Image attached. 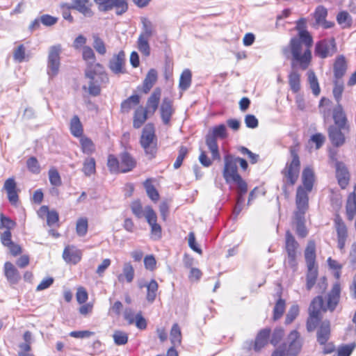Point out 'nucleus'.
Instances as JSON below:
<instances>
[{"label":"nucleus","instance_id":"2eb2a0df","mask_svg":"<svg viewBox=\"0 0 356 356\" xmlns=\"http://www.w3.org/2000/svg\"><path fill=\"white\" fill-rule=\"evenodd\" d=\"M335 177L341 189H346L350 184V173L343 162L337 161L335 163Z\"/></svg>","mask_w":356,"mask_h":356},{"label":"nucleus","instance_id":"4d7b16f0","mask_svg":"<svg viewBox=\"0 0 356 356\" xmlns=\"http://www.w3.org/2000/svg\"><path fill=\"white\" fill-rule=\"evenodd\" d=\"M26 165L29 171L33 174H38L40 172V166L38 159L35 156L30 157L26 161Z\"/></svg>","mask_w":356,"mask_h":356},{"label":"nucleus","instance_id":"a211bd4d","mask_svg":"<svg viewBox=\"0 0 356 356\" xmlns=\"http://www.w3.org/2000/svg\"><path fill=\"white\" fill-rule=\"evenodd\" d=\"M299 244L289 230L286 232L285 249L288 254L289 263L291 266L295 265L297 250Z\"/></svg>","mask_w":356,"mask_h":356},{"label":"nucleus","instance_id":"dca6fc26","mask_svg":"<svg viewBox=\"0 0 356 356\" xmlns=\"http://www.w3.org/2000/svg\"><path fill=\"white\" fill-rule=\"evenodd\" d=\"M3 189L7 193V197L9 202L12 205L16 206L19 201V193L20 192V189L17 188V185L14 177H9L5 181Z\"/></svg>","mask_w":356,"mask_h":356},{"label":"nucleus","instance_id":"338daca9","mask_svg":"<svg viewBox=\"0 0 356 356\" xmlns=\"http://www.w3.org/2000/svg\"><path fill=\"white\" fill-rule=\"evenodd\" d=\"M40 22L41 23L46 26H53L54 25L57 21H58V19L55 17H53L50 15H47V14H45V15H42L40 17Z\"/></svg>","mask_w":356,"mask_h":356},{"label":"nucleus","instance_id":"473e14b6","mask_svg":"<svg viewBox=\"0 0 356 356\" xmlns=\"http://www.w3.org/2000/svg\"><path fill=\"white\" fill-rule=\"evenodd\" d=\"M38 215L42 219L47 218V222H58V213L55 210H49L47 206H42L38 211Z\"/></svg>","mask_w":356,"mask_h":356},{"label":"nucleus","instance_id":"aec40b11","mask_svg":"<svg viewBox=\"0 0 356 356\" xmlns=\"http://www.w3.org/2000/svg\"><path fill=\"white\" fill-rule=\"evenodd\" d=\"M161 88L156 87L147 99L144 108L150 113V116H153L157 111L161 102Z\"/></svg>","mask_w":356,"mask_h":356},{"label":"nucleus","instance_id":"5701e85b","mask_svg":"<svg viewBox=\"0 0 356 356\" xmlns=\"http://www.w3.org/2000/svg\"><path fill=\"white\" fill-rule=\"evenodd\" d=\"M288 340L289 346L286 351V355L296 356L302 348L299 333L296 330L291 331L288 337Z\"/></svg>","mask_w":356,"mask_h":356},{"label":"nucleus","instance_id":"6ab92c4d","mask_svg":"<svg viewBox=\"0 0 356 356\" xmlns=\"http://www.w3.org/2000/svg\"><path fill=\"white\" fill-rule=\"evenodd\" d=\"M327 9L323 6H318L314 12V18L316 24L325 29L333 28L335 25L334 22L326 20Z\"/></svg>","mask_w":356,"mask_h":356},{"label":"nucleus","instance_id":"c9c22d12","mask_svg":"<svg viewBox=\"0 0 356 356\" xmlns=\"http://www.w3.org/2000/svg\"><path fill=\"white\" fill-rule=\"evenodd\" d=\"M70 130L72 135L80 138L83 134V127L78 115H74L70 120Z\"/></svg>","mask_w":356,"mask_h":356},{"label":"nucleus","instance_id":"393cba45","mask_svg":"<svg viewBox=\"0 0 356 356\" xmlns=\"http://www.w3.org/2000/svg\"><path fill=\"white\" fill-rule=\"evenodd\" d=\"M72 5L70 8L74 9L83 16L92 17L95 13L92 8V3L89 0H72Z\"/></svg>","mask_w":356,"mask_h":356},{"label":"nucleus","instance_id":"20e7f679","mask_svg":"<svg viewBox=\"0 0 356 356\" xmlns=\"http://www.w3.org/2000/svg\"><path fill=\"white\" fill-rule=\"evenodd\" d=\"M315 181L314 170L309 167H305L302 172V184L298 186L296 195V209L294 212L296 222H305L309 220L307 218V212L309 209V193L312 191Z\"/></svg>","mask_w":356,"mask_h":356},{"label":"nucleus","instance_id":"e433bc0d","mask_svg":"<svg viewBox=\"0 0 356 356\" xmlns=\"http://www.w3.org/2000/svg\"><path fill=\"white\" fill-rule=\"evenodd\" d=\"M270 332L269 329H264L259 332L255 339L254 350L259 351L268 343Z\"/></svg>","mask_w":356,"mask_h":356},{"label":"nucleus","instance_id":"69168bd1","mask_svg":"<svg viewBox=\"0 0 356 356\" xmlns=\"http://www.w3.org/2000/svg\"><path fill=\"white\" fill-rule=\"evenodd\" d=\"M245 123L247 127L250 129L257 128L259 125L257 118L252 114H248L245 117Z\"/></svg>","mask_w":356,"mask_h":356},{"label":"nucleus","instance_id":"72a5a7b5","mask_svg":"<svg viewBox=\"0 0 356 356\" xmlns=\"http://www.w3.org/2000/svg\"><path fill=\"white\" fill-rule=\"evenodd\" d=\"M288 82L291 90L293 93H298L301 88L300 74L296 70H291L288 75Z\"/></svg>","mask_w":356,"mask_h":356},{"label":"nucleus","instance_id":"c85d7f7f","mask_svg":"<svg viewBox=\"0 0 356 356\" xmlns=\"http://www.w3.org/2000/svg\"><path fill=\"white\" fill-rule=\"evenodd\" d=\"M157 80H158L157 71L154 68L150 69L147 72V73L143 80L142 90H141L142 92L144 94H147L150 91V90L153 88L154 84L156 83Z\"/></svg>","mask_w":356,"mask_h":356},{"label":"nucleus","instance_id":"f8f14e48","mask_svg":"<svg viewBox=\"0 0 356 356\" xmlns=\"http://www.w3.org/2000/svg\"><path fill=\"white\" fill-rule=\"evenodd\" d=\"M337 52V45L334 37L323 38L317 41L314 46L316 56L325 59L332 57Z\"/></svg>","mask_w":356,"mask_h":356},{"label":"nucleus","instance_id":"b1692460","mask_svg":"<svg viewBox=\"0 0 356 356\" xmlns=\"http://www.w3.org/2000/svg\"><path fill=\"white\" fill-rule=\"evenodd\" d=\"M348 63L343 55H339L335 58L333 63L334 79H342L346 74Z\"/></svg>","mask_w":356,"mask_h":356},{"label":"nucleus","instance_id":"6e6d98bb","mask_svg":"<svg viewBox=\"0 0 356 356\" xmlns=\"http://www.w3.org/2000/svg\"><path fill=\"white\" fill-rule=\"evenodd\" d=\"M93 47L96 51L100 55H104L106 53V48L104 42L97 35L94 36Z\"/></svg>","mask_w":356,"mask_h":356},{"label":"nucleus","instance_id":"cd10ccee","mask_svg":"<svg viewBox=\"0 0 356 356\" xmlns=\"http://www.w3.org/2000/svg\"><path fill=\"white\" fill-rule=\"evenodd\" d=\"M82 253L81 251L74 246H67L63 254V257L65 261L68 263H72L74 264H77L81 259Z\"/></svg>","mask_w":356,"mask_h":356},{"label":"nucleus","instance_id":"37998d69","mask_svg":"<svg viewBox=\"0 0 356 356\" xmlns=\"http://www.w3.org/2000/svg\"><path fill=\"white\" fill-rule=\"evenodd\" d=\"M192 81V74L190 70L186 69L181 74L179 87L181 90H186L191 86Z\"/></svg>","mask_w":356,"mask_h":356},{"label":"nucleus","instance_id":"680f3d73","mask_svg":"<svg viewBox=\"0 0 356 356\" xmlns=\"http://www.w3.org/2000/svg\"><path fill=\"white\" fill-rule=\"evenodd\" d=\"M299 314V307L298 305H292L286 316L285 323L290 324L291 323L294 319L297 317Z\"/></svg>","mask_w":356,"mask_h":356},{"label":"nucleus","instance_id":"58836bf2","mask_svg":"<svg viewBox=\"0 0 356 356\" xmlns=\"http://www.w3.org/2000/svg\"><path fill=\"white\" fill-rule=\"evenodd\" d=\"M134 277V270L130 263H125L123 266V273L118 275V280L120 282H123L124 280L129 283L131 282Z\"/></svg>","mask_w":356,"mask_h":356},{"label":"nucleus","instance_id":"ddd939ff","mask_svg":"<svg viewBox=\"0 0 356 356\" xmlns=\"http://www.w3.org/2000/svg\"><path fill=\"white\" fill-rule=\"evenodd\" d=\"M100 12L115 10L117 15H122L128 10V0H93Z\"/></svg>","mask_w":356,"mask_h":356},{"label":"nucleus","instance_id":"a19ab883","mask_svg":"<svg viewBox=\"0 0 356 356\" xmlns=\"http://www.w3.org/2000/svg\"><path fill=\"white\" fill-rule=\"evenodd\" d=\"M82 171L87 177L95 175L96 172V162L92 157H88L83 161Z\"/></svg>","mask_w":356,"mask_h":356},{"label":"nucleus","instance_id":"a18cd8bd","mask_svg":"<svg viewBox=\"0 0 356 356\" xmlns=\"http://www.w3.org/2000/svg\"><path fill=\"white\" fill-rule=\"evenodd\" d=\"M307 79L313 94L315 96H318L321 92V88L318 79L313 70L307 72Z\"/></svg>","mask_w":356,"mask_h":356},{"label":"nucleus","instance_id":"13d9d810","mask_svg":"<svg viewBox=\"0 0 356 356\" xmlns=\"http://www.w3.org/2000/svg\"><path fill=\"white\" fill-rule=\"evenodd\" d=\"M325 136L321 133L313 134L309 139V143L315 144L316 149H319L325 143Z\"/></svg>","mask_w":356,"mask_h":356},{"label":"nucleus","instance_id":"603ef678","mask_svg":"<svg viewBox=\"0 0 356 356\" xmlns=\"http://www.w3.org/2000/svg\"><path fill=\"white\" fill-rule=\"evenodd\" d=\"M26 58V47L23 44H20L13 51V58L18 63H22Z\"/></svg>","mask_w":356,"mask_h":356},{"label":"nucleus","instance_id":"8fccbe9b","mask_svg":"<svg viewBox=\"0 0 356 356\" xmlns=\"http://www.w3.org/2000/svg\"><path fill=\"white\" fill-rule=\"evenodd\" d=\"M188 154V149L185 146H181L179 149L178 156L174 163L173 167L175 169H178L182 165L184 159Z\"/></svg>","mask_w":356,"mask_h":356},{"label":"nucleus","instance_id":"864d4df0","mask_svg":"<svg viewBox=\"0 0 356 356\" xmlns=\"http://www.w3.org/2000/svg\"><path fill=\"white\" fill-rule=\"evenodd\" d=\"M6 228V229L1 233V241L4 246H8L13 243L11 240V232L10 227H6L5 224H0V229Z\"/></svg>","mask_w":356,"mask_h":356},{"label":"nucleus","instance_id":"7c9ffc66","mask_svg":"<svg viewBox=\"0 0 356 356\" xmlns=\"http://www.w3.org/2000/svg\"><path fill=\"white\" fill-rule=\"evenodd\" d=\"M4 273L10 284H17L21 279L20 274L14 265L10 262L4 264Z\"/></svg>","mask_w":356,"mask_h":356},{"label":"nucleus","instance_id":"4be33fe9","mask_svg":"<svg viewBox=\"0 0 356 356\" xmlns=\"http://www.w3.org/2000/svg\"><path fill=\"white\" fill-rule=\"evenodd\" d=\"M346 214L348 220L356 222V184L348 196L346 202Z\"/></svg>","mask_w":356,"mask_h":356},{"label":"nucleus","instance_id":"ea45409f","mask_svg":"<svg viewBox=\"0 0 356 356\" xmlns=\"http://www.w3.org/2000/svg\"><path fill=\"white\" fill-rule=\"evenodd\" d=\"M147 287V300L149 302H153L156 297V292L159 289L158 283L155 280H152L148 284L144 286L140 285V287Z\"/></svg>","mask_w":356,"mask_h":356},{"label":"nucleus","instance_id":"39448f33","mask_svg":"<svg viewBox=\"0 0 356 356\" xmlns=\"http://www.w3.org/2000/svg\"><path fill=\"white\" fill-rule=\"evenodd\" d=\"M224 168L222 176L227 184H234L238 189L237 202L243 203V195L248 191V185L238 171L237 163H239L241 168L245 171L248 168V162L241 157H235L232 154H227L224 157Z\"/></svg>","mask_w":356,"mask_h":356},{"label":"nucleus","instance_id":"bf43d9fd","mask_svg":"<svg viewBox=\"0 0 356 356\" xmlns=\"http://www.w3.org/2000/svg\"><path fill=\"white\" fill-rule=\"evenodd\" d=\"M355 346L356 344L353 343L341 346L338 349L337 354L334 355L333 356H350L355 348Z\"/></svg>","mask_w":356,"mask_h":356},{"label":"nucleus","instance_id":"4c0bfd02","mask_svg":"<svg viewBox=\"0 0 356 356\" xmlns=\"http://www.w3.org/2000/svg\"><path fill=\"white\" fill-rule=\"evenodd\" d=\"M337 23L342 29H350L353 24V19L346 10H341L337 15Z\"/></svg>","mask_w":356,"mask_h":356},{"label":"nucleus","instance_id":"c756f323","mask_svg":"<svg viewBox=\"0 0 356 356\" xmlns=\"http://www.w3.org/2000/svg\"><path fill=\"white\" fill-rule=\"evenodd\" d=\"M155 181L154 178L150 177L146 179L143 183L147 196L154 202H158L160 199L159 191L154 185Z\"/></svg>","mask_w":356,"mask_h":356},{"label":"nucleus","instance_id":"7ed1b4c3","mask_svg":"<svg viewBox=\"0 0 356 356\" xmlns=\"http://www.w3.org/2000/svg\"><path fill=\"white\" fill-rule=\"evenodd\" d=\"M82 58L86 62L85 76L90 80L88 92L92 96H98L101 93V85L109 82L108 74L102 64L94 62L95 54L90 47H83Z\"/></svg>","mask_w":356,"mask_h":356},{"label":"nucleus","instance_id":"f704fd0d","mask_svg":"<svg viewBox=\"0 0 356 356\" xmlns=\"http://www.w3.org/2000/svg\"><path fill=\"white\" fill-rule=\"evenodd\" d=\"M305 258L307 266H316V244L314 241H309L305 251Z\"/></svg>","mask_w":356,"mask_h":356},{"label":"nucleus","instance_id":"2f4dec72","mask_svg":"<svg viewBox=\"0 0 356 356\" xmlns=\"http://www.w3.org/2000/svg\"><path fill=\"white\" fill-rule=\"evenodd\" d=\"M330 335V323L323 321L317 331V341L321 345H325Z\"/></svg>","mask_w":356,"mask_h":356},{"label":"nucleus","instance_id":"4468645a","mask_svg":"<svg viewBox=\"0 0 356 356\" xmlns=\"http://www.w3.org/2000/svg\"><path fill=\"white\" fill-rule=\"evenodd\" d=\"M60 52L61 47L59 44L52 46L49 49L47 60V67L48 74L51 77L56 76L58 73L60 67Z\"/></svg>","mask_w":356,"mask_h":356},{"label":"nucleus","instance_id":"052dcab7","mask_svg":"<svg viewBox=\"0 0 356 356\" xmlns=\"http://www.w3.org/2000/svg\"><path fill=\"white\" fill-rule=\"evenodd\" d=\"M147 222H156L157 216L156 212L151 206H146L144 208V216Z\"/></svg>","mask_w":356,"mask_h":356},{"label":"nucleus","instance_id":"bb28decb","mask_svg":"<svg viewBox=\"0 0 356 356\" xmlns=\"http://www.w3.org/2000/svg\"><path fill=\"white\" fill-rule=\"evenodd\" d=\"M140 97L138 94H134L123 100L120 104V113L123 114L129 113L136 106H140Z\"/></svg>","mask_w":356,"mask_h":356},{"label":"nucleus","instance_id":"774afa93","mask_svg":"<svg viewBox=\"0 0 356 356\" xmlns=\"http://www.w3.org/2000/svg\"><path fill=\"white\" fill-rule=\"evenodd\" d=\"M284 336V330L282 328H277L274 330L270 343L276 346Z\"/></svg>","mask_w":356,"mask_h":356},{"label":"nucleus","instance_id":"9d476101","mask_svg":"<svg viewBox=\"0 0 356 356\" xmlns=\"http://www.w3.org/2000/svg\"><path fill=\"white\" fill-rule=\"evenodd\" d=\"M142 30L138 38L137 47L139 51L145 57L150 55V47L149 39L156 33L155 26L153 23L147 17L140 18Z\"/></svg>","mask_w":356,"mask_h":356},{"label":"nucleus","instance_id":"0e129e2a","mask_svg":"<svg viewBox=\"0 0 356 356\" xmlns=\"http://www.w3.org/2000/svg\"><path fill=\"white\" fill-rule=\"evenodd\" d=\"M151 234L150 237L154 241L159 240L162 236V230L160 224H150Z\"/></svg>","mask_w":356,"mask_h":356},{"label":"nucleus","instance_id":"49530a36","mask_svg":"<svg viewBox=\"0 0 356 356\" xmlns=\"http://www.w3.org/2000/svg\"><path fill=\"white\" fill-rule=\"evenodd\" d=\"M318 275L316 266H307V290H310L315 284Z\"/></svg>","mask_w":356,"mask_h":356},{"label":"nucleus","instance_id":"5fc2aeb1","mask_svg":"<svg viewBox=\"0 0 356 356\" xmlns=\"http://www.w3.org/2000/svg\"><path fill=\"white\" fill-rule=\"evenodd\" d=\"M131 209L133 213L138 218H142L144 216V209L139 200H134L131 204Z\"/></svg>","mask_w":356,"mask_h":356},{"label":"nucleus","instance_id":"423d86ee","mask_svg":"<svg viewBox=\"0 0 356 356\" xmlns=\"http://www.w3.org/2000/svg\"><path fill=\"white\" fill-rule=\"evenodd\" d=\"M290 159L286 161L285 166L281 170L283 182L285 186H294L298 180L301 162L299 156L300 143L294 139L293 143L289 148Z\"/></svg>","mask_w":356,"mask_h":356},{"label":"nucleus","instance_id":"6e6552de","mask_svg":"<svg viewBox=\"0 0 356 356\" xmlns=\"http://www.w3.org/2000/svg\"><path fill=\"white\" fill-rule=\"evenodd\" d=\"M136 160L128 152L120 154V159L113 154H109L107 166L112 173L120 174L131 171L136 166Z\"/></svg>","mask_w":356,"mask_h":356},{"label":"nucleus","instance_id":"e2e57ef3","mask_svg":"<svg viewBox=\"0 0 356 356\" xmlns=\"http://www.w3.org/2000/svg\"><path fill=\"white\" fill-rule=\"evenodd\" d=\"M238 151L242 154H244V155H247L249 160H250V162L252 163V164H254L256 163H257L258 160H259V155L258 154H256L253 152H252L250 149H248L247 147H240L238 148Z\"/></svg>","mask_w":356,"mask_h":356},{"label":"nucleus","instance_id":"a878e982","mask_svg":"<svg viewBox=\"0 0 356 356\" xmlns=\"http://www.w3.org/2000/svg\"><path fill=\"white\" fill-rule=\"evenodd\" d=\"M150 116V113L144 108L143 106H138L133 114V127L140 129Z\"/></svg>","mask_w":356,"mask_h":356},{"label":"nucleus","instance_id":"412c9836","mask_svg":"<svg viewBox=\"0 0 356 356\" xmlns=\"http://www.w3.org/2000/svg\"><path fill=\"white\" fill-rule=\"evenodd\" d=\"M125 53L121 50L110 60L109 69L116 74L125 73Z\"/></svg>","mask_w":356,"mask_h":356},{"label":"nucleus","instance_id":"79ce46f5","mask_svg":"<svg viewBox=\"0 0 356 356\" xmlns=\"http://www.w3.org/2000/svg\"><path fill=\"white\" fill-rule=\"evenodd\" d=\"M79 142L83 153L89 155L95 152V145L90 138L82 136L80 137Z\"/></svg>","mask_w":356,"mask_h":356},{"label":"nucleus","instance_id":"f257e3e1","mask_svg":"<svg viewBox=\"0 0 356 356\" xmlns=\"http://www.w3.org/2000/svg\"><path fill=\"white\" fill-rule=\"evenodd\" d=\"M332 94L336 101L341 100L344 87L341 79H334ZM320 113L326 122L330 117L334 124L328 126L327 134L331 145L336 148L342 147L346 143L348 135L350 132V124L347 114L341 104L333 105L332 101L323 97L318 104Z\"/></svg>","mask_w":356,"mask_h":356},{"label":"nucleus","instance_id":"c03bdc74","mask_svg":"<svg viewBox=\"0 0 356 356\" xmlns=\"http://www.w3.org/2000/svg\"><path fill=\"white\" fill-rule=\"evenodd\" d=\"M170 339L173 346H178L181 343V332L177 323L173 324L170 332Z\"/></svg>","mask_w":356,"mask_h":356},{"label":"nucleus","instance_id":"f3484780","mask_svg":"<svg viewBox=\"0 0 356 356\" xmlns=\"http://www.w3.org/2000/svg\"><path fill=\"white\" fill-rule=\"evenodd\" d=\"M159 111L163 123L169 125L175 111L173 101L169 97H164L159 107Z\"/></svg>","mask_w":356,"mask_h":356},{"label":"nucleus","instance_id":"9b49d317","mask_svg":"<svg viewBox=\"0 0 356 356\" xmlns=\"http://www.w3.org/2000/svg\"><path fill=\"white\" fill-rule=\"evenodd\" d=\"M227 131L225 124H220L212 127L205 137V143L214 160H220L217 138L225 139L227 137Z\"/></svg>","mask_w":356,"mask_h":356},{"label":"nucleus","instance_id":"1a4fd4ad","mask_svg":"<svg viewBox=\"0 0 356 356\" xmlns=\"http://www.w3.org/2000/svg\"><path fill=\"white\" fill-rule=\"evenodd\" d=\"M140 143L144 149L146 155L152 159L155 157L157 152V137L155 133L154 124L152 122L145 125L142 130Z\"/></svg>","mask_w":356,"mask_h":356},{"label":"nucleus","instance_id":"de8ad7c7","mask_svg":"<svg viewBox=\"0 0 356 356\" xmlns=\"http://www.w3.org/2000/svg\"><path fill=\"white\" fill-rule=\"evenodd\" d=\"M48 175L49 182L52 186L58 187L62 185L60 175L56 168H51L48 172Z\"/></svg>","mask_w":356,"mask_h":356},{"label":"nucleus","instance_id":"09e8293b","mask_svg":"<svg viewBox=\"0 0 356 356\" xmlns=\"http://www.w3.org/2000/svg\"><path fill=\"white\" fill-rule=\"evenodd\" d=\"M285 300L282 298H279L273 309V319L275 321H277L282 317L285 311Z\"/></svg>","mask_w":356,"mask_h":356},{"label":"nucleus","instance_id":"3c124183","mask_svg":"<svg viewBox=\"0 0 356 356\" xmlns=\"http://www.w3.org/2000/svg\"><path fill=\"white\" fill-rule=\"evenodd\" d=\"M114 342L118 346L124 345L128 341V335L124 332L115 330L113 335Z\"/></svg>","mask_w":356,"mask_h":356},{"label":"nucleus","instance_id":"f03ea898","mask_svg":"<svg viewBox=\"0 0 356 356\" xmlns=\"http://www.w3.org/2000/svg\"><path fill=\"white\" fill-rule=\"evenodd\" d=\"M307 20L304 17L296 22L294 29L297 34L290 38L288 45L282 50L284 55L290 56L291 67L302 70H307L312 61L314 38L307 30Z\"/></svg>","mask_w":356,"mask_h":356},{"label":"nucleus","instance_id":"0eeeda50","mask_svg":"<svg viewBox=\"0 0 356 356\" xmlns=\"http://www.w3.org/2000/svg\"><path fill=\"white\" fill-rule=\"evenodd\" d=\"M340 291L339 284L338 283L334 284L327 296L326 304H324L321 296L314 298L309 308V315L319 316L321 310L324 312L327 310L334 311L339 300Z\"/></svg>","mask_w":356,"mask_h":356}]
</instances>
